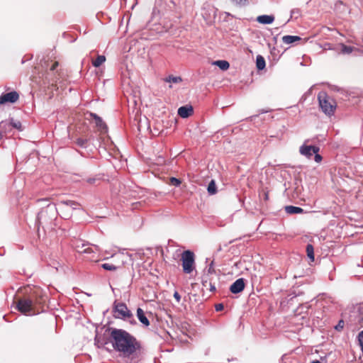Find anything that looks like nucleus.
<instances>
[{"label":"nucleus","mask_w":363,"mask_h":363,"mask_svg":"<svg viewBox=\"0 0 363 363\" xmlns=\"http://www.w3.org/2000/svg\"><path fill=\"white\" fill-rule=\"evenodd\" d=\"M110 337L113 349L118 352L122 363H140L145 349L133 335L123 329L113 328Z\"/></svg>","instance_id":"f257e3e1"},{"label":"nucleus","mask_w":363,"mask_h":363,"mask_svg":"<svg viewBox=\"0 0 363 363\" xmlns=\"http://www.w3.org/2000/svg\"><path fill=\"white\" fill-rule=\"evenodd\" d=\"M58 214V209L53 203L48 204L45 208H43L38 214L37 221L39 225H43L51 223L55 220Z\"/></svg>","instance_id":"f03ea898"},{"label":"nucleus","mask_w":363,"mask_h":363,"mask_svg":"<svg viewBox=\"0 0 363 363\" xmlns=\"http://www.w3.org/2000/svg\"><path fill=\"white\" fill-rule=\"evenodd\" d=\"M320 107L322 111L327 116L334 114L336 104L335 102L328 96L325 92H320L318 95Z\"/></svg>","instance_id":"7ed1b4c3"},{"label":"nucleus","mask_w":363,"mask_h":363,"mask_svg":"<svg viewBox=\"0 0 363 363\" xmlns=\"http://www.w3.org/2000/svg\"><path fill=\"white\" fill-rule=\"evenodd\" d=\"M113 315L116 318L123 319L132 323L131 319H133V315L130 311L128 308L127 306L124 303L114 302L113 304ZM135 322V320H133Z\"/></svg>","instance_id":"20e7f679"},{"label":"nucleus","mask_w":363,"mask_h":363,"mask_svg":"<svg viewBox=\"0 0 363 363\" xmlns=\"http://www.w3.org/2000/svg\"><path fill=\"white\" fill-rule=\"evenodd\" d=\"M182 262L183 272L185 274H190L194 269V254L190 250H185L182 254Z\"/></svg>","instance_id":"39448f33"},{"label":"nucleus","mask_w":363,"mask_h":363,"mask_svg":"<svg viewBox=\"0 0 363 363\" xmlns=\"http://www.w3.org/2000/svg\"><path fill=\"white\" fill-rule=\"evenodd\" d=\"M35 301L31 298H23L18 301L16 308L23 314L31 315L35 314L34 311Z\"/></svg>","instance_id":"423d86ee"},{"label":"nucleus","mask_w":363,"mask_h":363,"mask_svg":"<svg viewBox=\"0 0 363 363\" xmlns=\"http://www.w3.org/2000/svg\"><path fill=\"white\" fill-rule=\"evenodd\" d=\"M74 247L79 253L95 254L98 251L97 246H91V244L82 240H76L74 242Z\"/></svg>","instance_id":"0eeeda50"},{"label":"nucleus","mask_w":363,"mask_h":363,"mask_svg":"<svg viewBox=\"0 0 363 363\" xmlns=\"http://www.w3.org/2000/svg\"><path fill=\"white\" fill-rule=\"evenodd\" d=\"M319 147L306 145V141L299 148V152L301 155L306 157H310L314 154V152H319Z\"/></svg>","instance_id":"6e6552de"},{"label":"nucleus","mask_w":363,"mask_h":363,"mask_svg":"<svg viewBox=\"0 0 363 363\" xmlns=\"http://www.w3.org/2000/svg\"><path fill=\"white\" fill-rule=\"evenodd\" d=\"M18 98L19 95L16 91L2 94L0 96V104H5L6 103L13 104L18 101Z\"/></svg>","instance_id":"1a4fd4ad"},{"label":"nucleus","mask_w":363,"mask_h":363,"mask_svg":"<svg viewBox=\"0 0 363 363\" xmlns=\"http://www.w3.org/2000/svg\"><path fill=\"white\" fill-rule=\"evenodd\" d=\"M89 116L94 120L95 125L98 130L101 133H106L108 131V127L103 119L96 113H89Z\"/></svg>","instance_id":"9d476101"},{"label":"nucleus","mask_w":363,"mask_h":363,"mask_svg":"<svg viewBox=\"0 0 363 363\" xmlns=\"http://www.w3.org/2000/svg\"><path fill=\"white\" fill-rule=\"evenodd\" d=\"M59 208L61 211H67L68 208H70L72 210L79 209L80 204L74 201L71 200H63L60 201Z\"/></svg>","instance_id":"9b49d317"},{"label":"nucleus","mask_w":363,"mask_h":363,"mask_svg":"<svg viewBox=\"0 0 363 363\" xmlns=\"http://www.w3.org/2000/svg\"><path fill=\"white\" fill-rule=\"evenodd\" d=\"M245 286V279L243 278L238 279L230 285V291L235 294H239L244 290Z\"/></svg>","instance_id":"f8f14e48"},{"label":"nucleus","mask_w":363,"mask_h":363,"mask_svg":"<svg viewBox=\"0 0 363 363\" xmlns=\"http://www.w3.org/2000/svg\"><path fill=\"white\" fill-rule=\"evenodd\" d=\"M193 107L191 106L188 105L179 107L177 111L178 115L183 118H186L189 117L193 114Z\"/></svg>","instance_id":"ddd939ff"},{"label":"nucleus","mask_w":363,"mask_h":363,"mask_svg":"<svg viewBox=\"0 0 363 363\" xmlns=\"http://www.w3.org/2000/svg\"><path fill=\"white\" fill-rule=\"evenodd\" d=\"M6 125H11L13 128L18 130H22L21 123L19 121L14 120L13 118H11L9 123H7L6 121H1L0 123V128H4L6 127Z\"/></svg>","instance_id":"4468645a"},{"label":"nucleus","mask_w":363,"mask_h":363,"mask_svg":"<svg viewBox=\"0 0 363 363\" xmlns=\"http://www.w3.org/2000/svg\"><path fill=\"white\" fill-rule=\"evenodd\" d=\"M274 21V16L272 15H261L257 18V21L261 24H271Z\"/></svg>","instance_id":"2eb2a0df"},{"label":"nucleus","mask_w":363,"mask_h":363,"mask_svg":"<svg viewBox=\"0 0 363 363\" xmlns=\"http://www.w3.org/2000/svg\"><path fill=\"white\" fill-rule=\"evenodd\" d=\"M137 317L140 322L143 324L145 326L150 325V321L148 318L145 316L143 310L140 308L137 309Z\"/></svg>","instance_id":"dca6fc26"},{"label":"nucleus","mask_w":363,"mask_h":363,"mask_svg":"<svg viewBox=\"0 0 363 363\" xmlns=\"http://www.w3.org/2000/svg\"><path fill=\"white\" fill-rule=\"evenodd\" d=\"M284 209L288 214H299L304 212L302 208L294 206H286Z\"/></svg>","instance_id":"f3484780"},{"label":"nucleus","mask_w":363,"mask_h":363,"mask_svg":"<svg viewBox=\"0 0 363 363\" xmlns=\"http://www.w3.org/2000/svg\"><path fill=\"white\" fill-rule=\"evenodd\" d=\"M301 38L298 35H284L282 37V41L285 44H291L296 41L301 40Z\"/></svg>","instance_id":"a211bd4d"},{"label":"nucleus","mask_w":363,"mask_h":363,"mask_svg":"<svg viewBox=\"0 0 363 363\" xmlns=\"http://www.w3.org/2000/svg\"><path fill=\"white\" fill-rule=\"evenodd\" d=\"M266 65L265 60L262 55H257L256 57V66L258 70H262Z\"/></svg>","instance_id":"6ab92c4d"},{"label":"nucleus","mask_w":363,"mask_h":363,"mask_svg":"<svg viewBox=\"0 0 363 363\" xmlns=\"http://www.w3.org/2000/svg\"><path fill=\"white\" fill-rule=\"evenodd\" d=\"M213 65L218 66L221 70H227L229 67L230 64L226 60H217L213 62Z\"/></svg>","instance_id":"aec40b11"},{"label":"nucleus","mask_w":363,"mask_h":363,"mask_svg":"<svg viewBox=\"0 0 363 363\" xmlns=\"http://www.w3.org/2000/svg\"><path fill=\"white\" fill-rule=\"evenodd\" d=\"M211 276V274H207L206 272H203V274L202 275L201 278V284L203 286L208 288V283L212 281Z\"/></svg>","instance_id":"412c9836"},{"label":"nucleus","mask_w":363,"mask_h":363,"mask_svg":"<svg viewBox=\"0 0 363 363\" xmlns=\"http://www.w3.org/2000/svg\"><path fill=\"white\" fill-rule=\"evenodd\" d=\"M306 252L308 257L311 259V262H313L314 258V249L313 246L311 244H308L306 245Z\"/></svg>","instance_id":"4be33fe9"},{"label":"nucleus","mask_w":363,"mask_h":363,"mask_svg":"<svg viewBox=\"0 0 363 363\" xmlns=\"http://www.w3.org/2000/svg\"><path fill=\"white\" fill-rule=\"evenodd\" d=\"M106 61L104 55H98L96 59L92 62V65L95 67H99Z\"/></svg>","instance_id":"5701e85b"},{"label":"nucleus","mask_w":363,"mask_h":363,"mask_svg":"<svg viewBox=\"0 0 363 363\" xmlns=\"http://www.w3.org/2000/svg\"><path fill=\"white\" fill-rule=\"evenodd\" d=\"M208 192L210 195H213L217 192V188L214 180H211L208 185Z\"/></svg>","instance_id":"b1692460"},{"label":"nucleus","mask_w":363,"mask_h":363,"mask_svg":"<svg viewBox=\"0 0 363 363\" xmlns=\"http://www.w3.org/2000/svg\"><path fill=\"white\" fill-rule=\"evenodd\" d=\"M165 81L169 83L177 84L182 81L180 77L169 76L165 79Z\"/></svg>","instance_id":"393cba45"},{"label":"nucleus","mask_w":363,"mask_h":363,"mask_svg":"<svg viewBox=\"0 0 363 363\" xmlns=\"http://www.w3.org/2000/svg\"><path fill=\"white\" fill-rule=\"evenodd\" d=\"M341 46V52L343 54H350L353 50L354 48L352 46H348L344 44H340Z\"/></svg>","instance_id":"a878e982"},{"label":"nucleus","mask_w":363,"mask_h":363,"mask_svg":"<svg viewBox=\"0 0 363 363\" xmlns=\"http://www.w3.org/2000/svg\"><path fill=\"white\" fill-rule=\"evenodd\" d=\"M88 143V140L79 138L76 140V144L80 147H86Z\"/></svg>","instance_id":"bb28decb"},{"label":"nucleus","mask_w":363,"mask_h":363,"mask_svg":"<svg viewBox=\"0 0 363 363\" xmlns=\"http://www.w3.org/2000/svg\"><path fill=\"white\" fill-rule=\"evenodd\" d=\"M101 267L105 270L108 271H115L117 269V267L115 265L109 263L102 264Z\"/></svg>","instance_id":"cd10ccee"},{"label":"nucleus","mask_w":363,"mask_h":363,"mask_svg":"<svg viewBox=\"0 0 363 363\" xmlns=\"http://www.w3.org/2000/svg\"><path fill=\"white\" fill-rule=\"evenodd\" d=\"M233 4L239 6H247L249 3L248 0H231Z\"/></svg>","instance_id":"c85d7f7f"},{"label":"nucleus","mask_w":363,"mask_h":363,"mask_svg":"<svg viewBox=\"0 0 363 363\" xmlns=\"http://www.w3.org/2000/svg\"><path fill=\"white\" fill-rule=\"evenodd\" d=\"M204 272H206L207 274H210L213 275L216 273V271L213 268V262H211L208 269H206Z\"/></svg>","instance_id":"c756f323"},{"label":"nucleus","mask_w":363,"mask_h":363,"mask_svg":"<svg viewBox=\"0 0 363 363\" xmlns=\"http://www.w3.org/2000/svg\"><path fill=\"white\" fill-rule=\"evenodd\" d=\"M170 182L172 185H174L175 186H178L181 184V181L175 177H171Z\"/></svg>","instance_id":"7c9ffc66"},{"label":"nucleus","mask_w":363,"mask_h":363,"mask_svg":"<svg viewBox=\"0 0 363 363\" xmlns=\"http://www.w3.org/2000/svg\"><path fill=\"white\" fill-rule=\"evenodd\" d=\"M343 326H344L343 320H340L338 324L335 326V329L337 330H340L341 329L343 328Z\"/></svg>","instance_id":"2f4dec72"},{"label":"nucleus","mask_w":363,"mask_h":363,"mask_svg":"<svg viewBox=\"0 0 363 363\" xmlns=\"http://www.w3.org/2000/svg\"><path fill=\"white\" fill-rule=\"evenodd\" d=\"M208 287H209V289L211 292H214L216 290L215 284L212 283V281L208 283Z\"/></svg>","instance_id":"473e14b6"},{"label":"nucleus","mask_w":363,"mask_h":363,"mask_svg":"<svg viewBox=\"0 0 363 363\" xmlns=\"http://www.w3.org/2000/svg\"><path fill=\"white\" fill-rule=\"evenodd\" d=\"M174 298L176 299L177 303H179L181 301V296L177 291H174Z\"/></svg>","instance_id":"72a5a7b5"},{"label":"nucleus","mask_w":363,"mask_h":363,"mask_svg":"<svg viewBox=\"0 0 363 363\" xmlns=\"http://www.w3.org/2000/svg\"><path fill=\"white\" fill-rule=\"evenodd\" d=\"M300 13V10L298 9H294L291 11V18L294 15H298Z\"/></svg>","instance_id":"f704fd0d"},{"label":"nucleus","mask_w":363,"mask_h":363,"mask_svg":"<svg viewBox=\"0 0 363 363\" xmlns=\"http://www.w3.org/2000/svg\"><path fill=\"white\" fill-rule=\"evenodd\" d=\"M224 306L222 303H218L215 306V309L216 311H221L223 309Z\"/></svg>","instance_id":"c9c22d12"},{"label":"nucleus","mask_w":363,"mask_h":363,"mask_svg":"<svg viewBox=\"0 0 363 363\" xmlns=\"http://www.w3.org/2000/svg\"><path fill=\"white\" fill-rule=\"evenodd\" d=\"M357 338L359 343H363V330L359 333Z\"/></svg>","instance_id":"e433bc0d"},{"label":"nucleus","mask_w":363,"mask_h":363,"mask_svg":"<svg viewBox=\"0 0 363 363\" xmlns=\"http://www.w3.org/2000/svg\"><path fill=\"white\" fill-rule=\"evenodd\" d=\"M263 199L267 201L269 200V194L268 191H264L262 194Z\"/></svg>","instance_id":"4c0bfd02"},{"label":"nucleus","mask_w":363,"mask_h":363,"mask_svg":"<svg viewBox=\"0 0 363 363\" xmlns=\"http://www.w3.org/2000/svg\"><path fill=\"white\" fill-rule=\"evenodd\" d=\"M314 158L313 159H317V160H319V159H323V157L318 154V152H314Z\"/></svg>","instance_id":"58836bf2"},{"label":"nucleus","mask_w":363,"mask_h":363,"mask_svg":"<svg viewBox=\"0 0 363 363\" xmlns=\"http://www.w3.org/2000/svg\"><path fill=\"white\" fill-rule=\"evenodd\" d=\"M58 66V62H55L52 67H50V70H55L56 67Z\"/></svg>","instance_id":"ea45409f"},{"label":"nucleus","mask_w":363,"mask_h":363,"mask_svg":"<svg viewBox=\"0 0 363 363\" xmlns=\"http://www.w3.org/2000/svg\"><path fill=\"white\" fill-rule=\"evenodd\" d=\"M360 347H361V350L362 352H363V343H359Z\"/></svg>","instance_id":"a19ab883"},{"label":"nucleus","mask_w":363,"mask_h":363,"mask_svg":"<svg viewBox=\"0 0 363 363\" xmlns=\"http://www.w3.org/2000/svg\"><path fill=\"white\" fill-rule=\"evenodd\" d=\"M311 363H321L319 360H313Z\"/></svg>","instance_id":"79ce46f5"},{"label":"nucleus","mask_w":363,"mask_h":363,"mask_svg":"<svg viewBox=\"0 0 363 363\" xmlns=\"http://www.w3.org/2000/svg\"><path fill=\"white\" fill-rule=\"evenodd\" d=\"M94 182V179H89V183H92V182Z\"/></svg>","instance_id":"37998d69"},{"label":"nucleus","mask_w":363,"mask_h":363,"mask_svg":"<svg viewBox=\"0 0 363 363\" xmlns=\"http://www.w3.org/2000/svg\"><path fill=\"white\" fill-rule=\"evenodd\" d=\"M2 138H3V135H2V133L0 132V140L2 139Z\"/></svg>","instance_id":"c03bdc74"},{"label":"nucleus","mask_w":363,"mask_h":363,"mask_svg":"<svg viewBox=\"0 0 363 363\" xmlns=\"http://www.w3.org/2000/svg\"><path fill=\"white\" fill-rule=\"evenodd\" d=\"M163 158H164V157H163V156L160 155V156L158 157V158H157V159H163Z\"/></svg>","instance_id":"a18cd8bd"},{"label":"nucleus","mask_w":363,"mask_h":363,"mask_svg":"<svg viewBox=\"0 0 363 363\" xmlns=\"http://www.w3.org/2000/svg\"><path fill=\"white\" fill-rule=\"evenodd\" d=\"M89 259H94V256L93 255V256H92V257H91Z\"/></svg>","instance_id":"49530a36"},{"label":"nucleus","mask_w":363,"mask_h":363,"mask_svg":"<svg viewBox=\"0 0 363 363\" xmlns=\"http://www.w3.org/2000/svg\"><path fill=\"white\" fill-rule=\"evenodd\" d=\"M69 214L65 215V217H68Z\"/></svg>","instance_id":"de8ad7c7"}]
</instances>
